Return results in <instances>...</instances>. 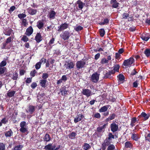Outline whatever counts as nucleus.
I'll return each mask as SVG.
<instances>
[{
    "mask_svg": "<svg viewBox=\"0 0 150 150\" xmlns=\"http://www.w3.org/2000/svg\"><path fill=\"white\" fill-rule=\"evenodd\" d=\"M21 128L19 129L20 132L22 133L28 134L29 133L28 126H27L26 122L25 121H23L21 122L20 124Z\"/></svg>",
    "mask_w": 150,
    "mask_h": 150,
    "instance_id": "1",
    "label": "nucleus"
},
{
    "mask_svg": "<svg viewBox=\"0 0 150 150\" xmlns=\"http://www.w3.org/2000/svg\"><path fill=\"white\" fill-rule=\"evenodd\" d=\"M134 62V60L133 57H130L129 59L125 60L122 64V65L125 66L126 68L130 67L132 64Z\"/></svg>",
    "mask_w": 150,
    "mask_h": 150,
    "instance_id": "2",
    "label": "nucleus"
},
{
    "mask_svg": "<svg viewBox=\"0 0 150 150\" xmlns=\"http://www.w3.org/2000/svg\"><path fill=\"white\" fill-rule=\"evenodd\" d=\"M71 34L69 31L63 32L60 35V38L64 40H68L71 36Z\"/></svg>",
    "mask_w": 150,
    "mask_h": 150,
    "instance_id": "3",
    "label": "nucleus"
},
{
    "mask_svg": "<svg viewBox=\"0 0 150 150\" xmlns=\"http://www.w3.org/2000/svg\"><path fill=\"white\" fill-rule=\"evenodd\" d=\"M69 26V24L65 22L61 24L58 27V31H62L67 28Z\"/></svg>",
    "mask_w": 150,
    "mask_h": 150,
    "instance_id": "4",
    "label": "nucleus"
},
{
    "mask_svg": "<svg viewBox=\"0 0 150 150\" xmlns=\"http://www.w3.org/2000/svg\"><path fill=\"white\" fill-rule=\"evenodd\" d=\"M86 62L82 60L78 61L76 63V67L79 69L82 68L84 67Z\"/></svg>",
    "mask_w": 150,
    "mask_h": 150,
    "instance_id": "5",
    "label": "nucleus"
},
{
    "mask_svg": "<svg viewBox=\"0 0 150 150\" xmlns=\"http://www.w3.org/2000/svg\"><path fill=\"white\" fill-rule=\"evenodd\" d=\"M64 66L66 69H71L74 68V64L73 62H66Z\"/></svg>",
    "mask_w": 150,
    "mask_h": 150,
    "instance_id": "6",
    "label": "nucleus"
},
{
    "mask_svg": "<svg viewBox=\"0 0 150 150\" xmlns=\"http://www.w3.org/2000/svg\"><path fill=\"white\" fill-rule=\"evenodd\" d=\"M43 38L41 34L40 33H37L35 38V40L37 43H39L41 41Z\"/></svg>",
    "mask_w": 150,
    "mask_h": 150,
    "instance_id": "7",
    "label": "nucleus"
},
{
    "mask_svg": "<svg viewBox=\"0 0 150 150\" xmlns=\"http://www.w3.org/2000/svg\"><path fill=\"white\" fill-rule=\"evenodd\" d=\"M110 127L111 131L113 132L117 131L118 129V125L116 124L114 122L111 124Z\"/></svg>",
    "mask_w": 150,
    "mask_h": 150,
    "instance_id": "8",
    "label": "nucleus"
},
{
    "mask_svg": "<svg viewBox=\"0 0 150 150\" xmlns=\"http://www.w3.org/2000/svg\"><path fill=\"white\" fill-rule=\"evenodd\" d=\"M33 32V29L32 27L30 26L26 29L25 34L26 36H29L32 34Z\"/></svg>",
    "mask_w": 150,
    "mask_h": 150,
    "instance_id": "9",
    "label": "nucleus"
},
{
    "mask_svg": "<svg viewBox=\"0 0 150 150\" xmlns=\"http://www.w3.org/2000/svg\"><path fill=\"white\" fill-rule=\"evenodd\" d=\"M56 15V12L54 10H51L48 13V18L51 19H53L55 18Z\"/></svg>",
    "mask_w": 150,
    "mask_h": 150,
    "instance_id": "10",
    "label": "nucleus"
},
{
    "mask_svg": "<svg viewBox=\"0 0 150 150\" xmlns=\"http://www.w3.org/2000/svg\"><path fill=\"white\" fill-rule=\"evenodd\" d=\"M114 71V70L109 71L106 73L105 74L104 78L105 79H111L112 77L111 76V75L112 74H114L115 73Z\"/></svg>",
    "mask_w": 150,
    "mask_h": 150,
    "instance_id": "11",
    "label": "nucleus"
},
{
    "mask_svg": "<svg viewBox=\"0 0 150 150\" xmlns=\"http://www.w3.org/2000/svg\"><path fill=\"white\" fill-rule=\"evenodd\" d=\"M35 107L33 105H29L28 108V110H26L27 112H29L30 114H32L35 111Z\"/></svg>",
    "mask_w": 150,
    "mask_h": 150,
    "instance_id": "12",
    "label": "nucleus"
},
{
    "mask_svg": "<svg viewBox=\"0 0 150 150\" xmlns=\"http://www.w3.org/2000/svg\"><path fill=\"white\" fill-rule=\"evenodd\" d=\"M110 4H112V7L113 8H117L119 6V4L117 2L116 0H111Z\"/></svg>",
    "mask_w": 150,
    "mask_h": 150,
    "instance_id": "13",
    "label": "nucleus"
},
{
    "mask_svg": "<svg viewBox=\"0 0 150 150\" xmlns=\"http://www.w3.org/2000/svg\"><path fill=\"white\" fill-rule=\"evenodd\" d=\"M44 24L43 20H39L37 23L36 26L39 29H40L43 28Z\"/></svg>",
    "mask_w": 150,
    "mask_h": 150,
    "instance_id": "14",
    "label": "nucleus"
},
{
    "mask_svg": "<svg viewBox=\"0 0 150 150\" xmlns=\"http://www.w3.org/2000/svg\"><path fill=\"white\" fill-rule=\"evenodd\" d=\"M91 92L89 90L86 89H83L82 90V93L87 97H88L91 95Z\"/></svg>",
    "mask_w": 150,
    "mask_h": 150,
    "instance_id": "15",
    "label": "nucleus"
},
{
    "mask_svg": "<svg viewBox=\"0 0 150 150\" xmlns=\"http://www.w3.org/2000/svg\"><path fill=\"white\" fill-rule=\"evenodd\" d=\"M13 132L11 129L4 132L5 136L6 138L11 137L13 136Z\"/></svg>",
    "mask_w": 150,
    "mask_h": 150,
    "instance_id": "16",
    "label": "nucleus"
},
{
    "mask_svg": "<svg viewBox=\"0 0 150 150\" xmlns=\"http://www.w3.org/2000/svg\"><path fill=\"white\" fill-rule=\"evenodd\" d=\"M78 5V7L79 10H81L85 5V4L83 3L81 0H78L76 3Z\"/></svg>",
    "mask_w": 150,
    "mask_h": 150,
    "instance_id": "17",
    "label": "nucleus"
},
{
    "mask_svg": "<svg viewBox=\"0 0 150 150\" xmlns=\"http://www.w3.org/2000/svg\"><path fill=\"white\" fill-rule=\"evenodd\" d=\"M13 31L12 29L9 28L8 29L4 30V33L5 35L9 36L10 35Z\"/></svg>",
    "mask_w": 150,
    "mask_h": 150,
    "instance_id": "18",
    "label": "nucleus"
},
{
    "mask_svg": "<svg viewBox=\"0 0 150 150\" xmlns=\"http://www.w3.org/2000/svg\"><path fill=\"white\" fill-rule=\"evenodd\" d=\"M47 82V79H41L40 80V84L42 88H45L46 87V83Z\"/></svg>",
    "mask_w": 150,
    "mask_h": 150,
    "instance_id": "19",
    "label": "nucleus"
},
{
    "mask_svg": "<svg viewBox=\"0 0 150 150\" xmlns=\"http://www.w3.org/2000/svg\"><path fill=\"white\" fill-rule=\"evenodd\" d=\"M83 117V116L82 114H80L79 115H78L77 116L74 118V122L75 123H77L81 121Z\"/></svg>",
    "mask_w": 150,
    "mask_h": 150,
    "instance_id": "20",
    "label": "nucleus"
},
{
    "mask_svg": "<svg viewBox=\"0 0 150 150\" xmlns=\"http://www.w3.org/2000/svg\"><path fill=\"white\" fill-rule=\"evenodd\" d=\"M28 12L30 14L34 15L36 14L37 11L35 9H32L29 7L28 9Z\"/></svg>",
    "mask_w": 150,
    "mask_h": 150,
    "instance_id": "21",
    "label": "nucleus"
},
{
    "mask_svg": "<svg viewBox=\"0 0 150 150\" xmlns=\"http://www.w3.org/2000/svg\"><path fill=\"white\" fill-rule=\"evenodd\" d=\"M131 139L137 141L139 139L140 137L138 134H132L131 137Z\"/></svg>",
    "mask_w": 150,
    "mask_h": 150,
    "instance_id": "22",
    "label": "nucleus"
},
{
    "mask_svg": "<svg viewBox=\"0 0 150 150\" xmlns=\"http://www.w3.org/2000/svg\"><path fill=\"white\" fill-rule=\"evenodd\" d=\"M77 133L74 132H72L68 135L69 138L71 139H74L76 138Z\"/></svg>",
    "mask_w": 150,
    "mask_h": 150,
    "instance_id": "23",
    "label": "nucleus"
},
{
    "mask_svg": "<svg viewBox=\"0 0 150 150\" xmlns=\"http://www.w3.org/2000/svg\"><path fill=\"white\" fill-rule=\"evenodd\" d=\"M116 116V115L114 113H112L110 114L109 117L105 119L106 122H108L110 120H112L115 119Z\"/></svg>",
    "mask_w": 150,
    "mask_h": 150,
    "instance_id": "24",
    "label": "nucleus"
},
{
    "mask_svg": "<svg viewBox=\"0 0 150 150\" xmlns=\"http://www.w3.org/2000/svg\"><path fill=\"white\" fill-rule=\"evenodd\" d=\"M141 116H142L144 118V120L145 121L148 119L150 115L149 113L146 114L145 112H143L141 113Z\"/></svg>",
    "mask_w": 150,
    "mask_h": 150,
    "instance_id": "25",
    "label": "nucleus"
},
{
    "mask_svg": "<svg viewBox=\"0 0 150 150\" xmlns=\"http://www.w3.org/2000/svg\"><path fill=\"white\" fill-rule=\"evenodd\" d=\"M133 144L130 141H127L125 144V147L126 148H131L132 147Z\"/></svg>",
    "mask_w": 150,
    "mask_h": 150,
    "instance_id": "26",
    "label": "nucleus"
},
{
    "mask_svg": "<svg viewBox=\"0 0 150 150\" xmlns=\"http://www.w3.org/2000/svg\"><path fill=\"white\" fill-rule=\"evenodd\" d=\"M141 38L143 40L147 41L150 38L148 34H142L141 37Z\"/></svg>",
    "mask_w": 150,
    "mask_h": 150,
    "instance_id": "27",
    "label": "nucleus"
},
{
    "mask_svg": "<svg viewBox=\"0 0 150 150\" xmlns=\"http://www.w3.org/2000/svg\"><path fill=\"white\" fill-rule=\"evenodd\" d=\"M109 105H105L101 107L99 110V112H105L107 111Z\"/></svg>",
    "mask_w": 150,
    "mask_h": 150,
    "instance_id": "28",
    "label": "nucleus"
},
{
    "mask_svg": "<svg viewBox=\"0 0 150 150\" xmlns=\"http://www.w3.org/2000/svg\"><path fill=\"white\" fill-rule=\"evenodd\" d=\"M137 121V118L136 117L132 118L131 119V122L130 124L131 126L133 127L135 126V125L134 124Z\"/></svg>",
    "mask_w": 150,
    "mask_h": 150,
    "instance_id": "29",
    "label": "nucleus"
},
{
    "mask_svg": "<svg viewBox=\"0 0 150 150\" xmlns=\"http://www.w3.org/2000/svg\"><path fill=\"white\" fill-rule=\"evenodd\" d=\"M51 137L48 134H46L43 137V140L46 142H48L51 140Z\"/></svg>",
    "mask_w": 150,
    "mask_h": 150,
    "instance_id": "30",
    "label": "nucleus"
},
{
    "mask_svg": "<svg viewBox=\"0 0 150 150\" xmlns=\"http://www.w3.org/2000/svg\"><path fill=\"white\" fill-rule=\"evenodd\" d=\"M106 125L105 124L103 126L98 127L97 129V131L99 132H101L103 131V130L104 129Z\"/></svg>",
    "mask_w": 150,
    "mask_h": 150,
    "instance_id": "31",
    "label": "nucleus"
},
{
    "mask_svg": "<svg viewBox=\"0 0 150 150\" xmlns=\"http://www.w3.org/2000/svg\"><path fill=\"white\" fill-rule=\"evenodd\" d=\"M82 148L84 150H88L91 148V146L88 144L85 143L83 146Z\"/></svg>",
    "mask_w": 150,
    "mask_h": 150,
    "instance_id": "32",
    "label": "nucleus"
},
{
    "mask_svg": "<svg viewBox=\"0 0 150 150\" xmlns=\"http://www.w3.org/2000/svg\"><path fill=\"white\" fill-rule=\"evenodd\" d=\"M16 91H8L7 93V96L9 97H11L14 96Z\"/></svg>",
    "mask_w": 150,
    "mask_h": 150,
    "instance_id": "33",
    "label": "nucleus"
},
{
    "mask_svg": "<svg viewBox=\"0 0 150 150\" xmlns=\"http://www.w3.org/2000/svg\"><path fill=\"white\" fill-rule=\"evenodd\" d=\"M120 68V66L118 64L114 65L113 66V69L112 70L114 71L115 73V72H118Z\"/></svg>",
    "mask_w": 150,
    "mask_h": 150,
    "instance_id": "34",
    "label": "nucleus"
},
{
    "mask_svg": "<svg viewBox=\"0 0 150 150\" xmlns=\"http://www.w3.org/2000/svg\"><path fill=\"white\" fill-rule=\"evenodd\" d=\"M6 68L5 67H0V75L3 76L6 70Z\"/></svg>",
    "mask_w": 150,
    "mask_h": 150,
    "instance_id": "35",
    "label": "nucleus"
},
{
    "mask_svg": "<svg viewBox=\"0 0 150 150\" xmlns=\"http://www.w3.org/2000/svg\"><path fill=\"white\" fill-rule=\"evenodd\" d=\"M100 74L97 72L94 73V83L97 82L99 79Z\"/></svg>",
    "mask_w": 150,
    "mask_h": 150,
    "instance_id": "36",
    "label": "nucleus"
},
{
    "mask_svg": "<svg viewBox=\"0 0 150 150\" xmlns=\"http://www.w3.org/2000/svg\"><path fill=\"white\" fill-rule=\"evenodd\" d=\"M52 144H49L45 146L44 149L45 150H53V149H52Z\"/></svg>",
    "mask_w": 150,
    "mask_h": 150,
    "instance_id": "37",
    "label": "nucleus"
},
{
    "mask_svg": "<svg viewBox=\"0 0 150 150\" xmlns=\"http://www.w3.org/2000/svg\"><path fill=\"white\" fill-rule=\"evenodd\" d=\"M109 19L107 18H105L104 19L103 22L100 23L99 24L100 25H103L107 24L109 23Z\"/></svg>",
    "mask_w": 150,
    "mask_h": 150,
    "instance_id": "38",
    "label": "nucleus"
},
{
    "mask_svg": "<svg viewBox=\"0 0 150 150\" xmlns=\"http://www.w3.org/2000/svg\"><path fill=\"white\" fill-rule=\"evenodd\" d=\"M114 136L112 134V133L109 132L108 134V137L106 138L112 142V139H114Z\"/></svg>",
    "mask_w": 150,
    "mask_h": 150,
    "instance_id": "39",
    "label": "nucleus"
},
{
    "mask_svg": "<svg viewBox=\"0 0 150 150\" xmlns=\"http://www.w3.org/2000/svg\"><path fill=\"white\" fill-rule=\"evenodd\" d=\"M144 54L147 57L150 56V50L148 48H146L144 51Z\"/></svg>",
    "mask_w": 150,
    "mask_h": 150,
    "instance_id": "40",
    "label": "nucleus"
},
{
    "mask_svg": "<svg viewBox=\"0 0 150 150\" xmlns=\"http://www.w3.org/2000/svg\"><path fill=\"white\" fill-rule=\"evenodd\" d=\"M23 146L22 145L15 146L13 148L14 150H21Z\"/></svg>",
    "mask_w": 150,
    "mask_h": 150,
    "instance_id": "41",
    "label": "nucleus"
},
{
    "mask_svg": "<svg viewBox=\"0 0 150 150\" xmlns=\"http://www.w3.org/2000/svg\"><path fill=\"white\" fill-rule=\"evenodd\" d=\"M119 80L120 81H123L125 80V77L122 74H120L117 76Z\"/></svg>",
    "mask_w": 150,
    "mask_h": 150,
    "instance_id": "42",
    "label": "nucleus"
},
{
    "mask_svg": "<svg viewBox=\"0 0 150 150\" xmlns=\"http://www.w3.org/2000/svg\"><path fill=\"white\" fill-rule=\"evenodd\" d=\"M18 78V74L16 72H14L13 74V76L12 79L13 80H16Z\"/></svg>",
    "mask_w": 150,
    "mask_h": 150,
    "instance_id": "43",
    "label": "nucleus"
},
{
    "mask_svg": "<svg viewBox=\"0 0 150 150\" xmlns=\"http://www.w3.org/2000/svg\"><path fill=\"white\" fill-rule=\"evenodd\" d=\"M105 33V31L103 28L99 30L100 34L101 37H103L104 36Z\"/></svg>",
    "mask_w": 150,
    "mask_h": 150,
    "instance_id": "44",
    "label": "nucleus"
},
{
    "mask_svg": "<svg viewBox=\"0 0 150 150\" xmlns=\"http://www.w3.org/2000/svg\"><path fill=\"white\" fill-rule=\"evenodd\" d=\"M6 145L3 143L0 142V150H5Z\"/></svg>",
    "mask_w": 150,
    "mask_h": 150,
    "instance_id": "45",
    "label": "nucleus"
},
{
    "mask_svg": "<svg viewBox=\"0 0 150 150\" xmlns=\"http://www.w3.org/2000/svg\"><path fill=\"white\" fill-rule=\"evenodd\" d=\"M115 149V147L114 145L111 144L108 145L107 148V150H114Z\"/></svg>",
    "mask_w": 150,
    "mask_h": 150,
    "instance_id": "46",
    "label": "nucleus"
},
{
    "mask_svg": "<svg viewBox=\"0 0 150 150\" xmlns=\"http://www.w3.org/2000/svg\"><path fill=\"white\" fill-rule=\"evenodd\" d=\"M49 75L47 73H43L42 77L43 79H46L49 77Z\"/></svg>",
    "mask_w": 150,
    "mask_h": 150,
    "instance_id": "47",
    "label": "nucleus"
},
{
    "mask_svg": "<svg viewBox=\"0 0 150 150\" xmlns=\"http://www.w3.org/2000/svg\"><path fill=\"white\" fill-rule=\"evenodd\" d=\"M8 43H6V42H3L2 44V46L1 47V49H8L9 47L7 46V45Z\"/></svg>",
    "mask_w": 150,
    "mask_h": 150,
    "instance_id": "48",
    "label": "nucleus"
},
{
    "mask_svg": "<svg viewBox=\"0 0 150 150\" xmlns=\"http://www.w3.org/2000/svg\"><path fill=\"white\" fill-rule=\"evenodd\" d=\"M37 73V71L35 69H33L30 72V76L32 77H34L35 76V74Z\"/></svg>",
    "mask_w": 150,
    "mask_h": 150,
    "instance_id": "49",
    "label": "nucleus"
},
{
    "mask_svg": "<svg viewBox=\"0 0 150 150\" xmlns=\"http://www.w3.org/2000/svg\"><path fill=\"white\" fill-rule=\"evenodd\" d=\"M129 14L128 13H123L122 15V19H126L127 18L129 17Z\"/></svg>",
    "mask_w": 150,
    "mask_h": 150,
    "instance_id": "50",
    "label": "nucleus"
},
{
    "mask_svg": "<svg viewBox=\"0 0 150 150\" xmlns=\"http://www.w3.org/2000/svg\"><path fill=\"white\" fill-rule=\"evenodd\" d=\"M21 40L24 42H26L29 40V39L26 36L24 35L23 36Z\"/></svg>",
    "mask_w": 150,
    "mask_h": 150,
    "instance_id": "51",
    "label": "nucleus"
},
{
    "mask_svg": "<svg viewBox=\"0 0 150 150\" xmlns=\"http://www.w3.org/2000/svg\"><path fill=\"white\" fill-rule=\"evenodd\" d=\"M111 143V142L109 140H108L107 138L104 140V145L108 146Z\"/></svg>",
    "mask_w": 150,
    "mask_h": 150,
    "instance_id": "52",
    "label": "nucleus"
},
{
    "mask_svg": "<svg viewBox=\"0 0 150 150\" xmlns=\"http://www.w3.org/2000/svg\"><path fill=\"white\" fill-rule=\"evenodd\" d=\"M18 17L19 18H20V19H21L22 18H25L26 16V15L25 14L22 13L18 14Z\"/></svg>",
    "mask_w": 150,
    "mask_h": 150,
    "instance_id": "53",
    "label": "nucleus"
},
{
    "mask_svg": "<svg viewBox=\"0 0 150 150\" xmlns=\"http://www.w3.org/2000/svg\"><path fill=\"white\" fill-rule=\"evenodd\" d=\"M41 66V63H40V62H38L35 65V68L36 69L38 70L40 68Z\"/></svg>",
    "mask_w": 150,
    "mask_h": 150,
    "instance_id": "54",
    "label": "nucleus"
},
{
    "mask_svg": "<svg viewBox=\"0 0 150 150\" xmlns=\"http://www.w3.org/2000/svg\"><path fill=\"white\" fill-rule=\"evenodd\" d=\"M7 63L5 60H3L0 63V67H4L6 65Z\"/></svg>",
    "mask_w": 150,
    "mask_h": 150,
    "instance_id": "55",
    "label": "nucleus"
},
{
    "mask_svg": "<svg viewBox=\"0 0 150 150\" xmlns=\"http://www.w3.org/2000/svg\"><path fill=\"white\" fill-rule=\"evenodd\" d=\"M27 20L25 18L23 19L22 20V23L24 26L25 27L28 24V23H27Z\"/></svg>",
    "mask_w": 150,
    "mask_h": 150,
    "instance_id": "56",
    "label": "nucleus"
},
{
    "mask_svg": "<svg viewBox=\"0 0 150 150\" xmlns=\"http://www.w3.org/2000/svg\"><path fill=\"white\" fill-rule=\"evenodd\" d=\"M8 122V120L6 117H4L1 120V123H2V124H6Z\"/></svg>",
    "mask_w": 150,
    "mask_h": 150,
    "instance_id": "57",
    "label": "nucleus"
},
{
    "mask_svg": "<svg viewBox=\"0 0 150 150\" xmlns=\"http://www.w3.org/2000/svg\"><path fill=\"white\" fill-rule=\"evenodd\" d=\"M83 29L82 27L81 26H78L75 28V30L76 31H79L82 30Z\"/></svg>",
    "mask_w": 150,
    "mask_h": 150,
    "instance_id": "58",
    "label": "nucleus"
},
{
    "mask_svg": "<svg viewBox=\"0 0 150 150\" xmlns=\"http://www.w3.org/2000/svg\"><path fill=\"white\" fill-rule=\"evenodd\" d=\"M62 93V95L64 96L67 94V90L66 88H64L61 91Z\"/></svg>",
    "mask_w": 150,
    "mask_h": 150,
    "instance_id": "59",
    "label": "nucleus"
},
{
    "mask_svg": "<svg viewBox=\"0 0 150 150\" xmlns=\"http://www.w3.org/2000/svg\"><path fill=\"white\" fill-rule=\"evenodd\" d=\"M137 73L138 72L137 71L136 69L134 68L132 71L130 75L132 76H133L136 75Z\"/></svg>",
    "mask_w": 150,
    "mask_h": 150,
    "instance_id": "60",
    "label": "nucleus"
},
{
    "mask_svg": "<svg viewBox=\"0 0 150 150\" xmlns=\"http://www.w3.org/2000/svg\"><path fill=\"white\" fill-rule=\"evenodd\" d=\"M108 62V60L105 58H103L101 60V63L102 64H104L105 63H107Z\"/></svg>",
    "mask_w": 150,
    "mask_h": 150,
    "instance_id": "61",
    "label": "nucleus"
},
{
    "mask_svg": "<svg viewBox=\"0 0 150 150\" xmlns=\"http://www.w3.org/2000/svg\"><path fill=\"white\" fill-rule=\"evenodd\" d=\"M37 86V83L35 82H33L31 85L30 86L33 89H35Z\"/></svg>",
    "mask_w": 150,
    "mask_h": 150,
    "instance_id": "62",
    "label": "nucleus"
},
{
    "mask_svg": "<svg viewBox=\"0 0 150 150\" xmlns=\"http://www.w3.org/2000/svg\"><path fill=\"white\" fill-rule=\"evenodd\" d=\"M54 40L55 39L54 38L52 37V38L49 41V42L48 43V44L49 45H51L52 44L54 43Z\"/></svg>",
    "mask_w": 150,
    "mask_h": 150,
    "instance_id": "63",
    "label": "nucleus"
},
{
    "mask_svg": "<svg viewBox=\"0 0 150 150\" xmlns=\"http://www.w3.org/2000/svg\"><path fill=\"white\" fill-rule=\"evenodd\" d=\"M12 41V38L11 36H10L8 38L6 41V43H9L11 42Z\"/></svg>",
    "mask_w": 150,
    "mask_h": 150,
    "instance_id": "64",
    "label": "nucleus"
}]
</instances>
